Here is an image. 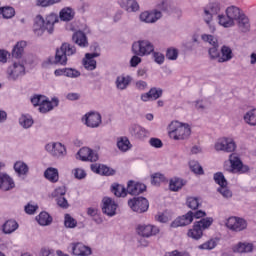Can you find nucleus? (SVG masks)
I'll use <instances>...</instances> for the list:
<instances>
[{"label": "nucleus", "mask_w": 256, "mask_h": 256, "mask_svg": "<svg viewBox=\"0 0 256 256\" xmlns=\"http://www.w3.org/2000/svg\"><path fill=\"white\" fill-rule=\"evenodd\" d=\"M77 53V48L73 44L63 43L60 49L56 50L55 57L50 56L42 63V67L47 69L49 65H67L68 57L75 55Z\"/></svg>", "instance_id": "1"}, {"label": "nucleus", "mask_w": 256, "mask_h": 256, "mask_svg": "<svg viewBox=\"0 0 256 256\" xmlns=\"http://www.w3.org/2000/svg\"><path fill=\"white\" fill-rule=\"evenodd\" d=\"M55 23H59V17L56 14H50L46 16V19L37 15L34 19L33 32L37 37H41L45 31L51 35L55 29Z\"/></svg>", "instance_id": "2"}, {"label": "nucleus", "mask_w": 256, "mask_h": 256, "mask_svg": "<svg viewBox=\"0 0 256 256\" xmlns=\"http://www.w3.org/2000/svg\"><path fill=\"white\" fill-rule=\"evenodd\" d=\"M176 127L172 124L170 126L169 137L174 141H186L191 137V126L189 124H183L176 122Z\"/></svg>", "instance_id": "3"}, {"label": "nucleus", "mask_w": 256, "mask_h": 256, "mask_svg": "<svg viewBox=\"0 0 256 256\" xmlns=\"http://www.w3.org/2000/svg\"><path fill=\"white\" fill-rule=\"evenodd\" d=\"M210 225H213V218H202L194 223L193 228L188 231L187 235L191 237V239L199 241V239L203 237V231L209 229Z\"/></svg>", "instance_id": "4"}, {"label": "nucleus", "mask_w": 256, "mask_h": 256, "mask_svg": "<svg viewBox=\"0 0 256 256\" xmlns=\"http://www.w3.org/2000/svg\"><path fill=\"white\" fill-rule=\"evenodd\" d=\"M153 51H155V45L147 39L138 40L132 45V52L134 55H138V57H147L151 55Z\"/></svg>", "instance_id": "5"}, {"label": "nucleus", "mask_w": 256, "mask_h": 256, "mask_svg": "<svg viewBox=\"0 0 256 256\" xmlns=\"http://www.w3.org/2000/svg\"><path fill=\"white\" fill-rule=\"evenodd\" d=\"M221 11V3L219 1L214 0L208 3L206 7H204L203 20L207 25H211V21H213V17L219 14Z\"/></svg>", "instance_id": "6"}, {"label": "nucleus", "mask_w": 256, "mask_h": 256, "mask_svg": "<svg viewBox=\"0 0 256 256\" xmlns=\"http://www.w3.org/2000/svg\"><path fill=\"white\" fill-rule=\"evenodd\" d=\"M128 206L135 213H146L149 210V200L145 197H134L128 200Z\"/></svg>", "instance_id": "7"}, {"label": "nucleus", "mask_w": 256, "mask_h": 256, "mask_svg": "<svg viewBox=\"0 0 256 256\" xmlns=\"http://www.w3.org/2000/svg\"><path fill=\"white\" fill-rule=\"evenodd\" d=\"M215 149L216 151H224L225 153H233L235 149H237V144H235V141L232 138H220L215 143Z\"/></svg>", "instance_id": "8"}, {"label": "nucleus", "mask_w": 256, "mask_h": 256, "mask_svg": "<svg viewBox=\"0 0 256 256\" xmlns=\"http://www.w3.org/2000/svg\"><path fill=\"white\" fill-rule=\"evenodd\" d=\"M45 149L52 155V157L60 158L67 155V149L60 142L48 143L46 144Z\"/></svg>", "instance_id": "9"}, {"label": "nucleus", "mask_w": 256, "mask_h": 256, "mask_svg": "<svg viewBox=\"0 0 256 256\" xmlns=\"http://www.w3.org/2000/svg\"><path fill=\"white\" fill-rule=\"evenodd\" d=\"M82 121H84V125L86 127H90V129H97L102 122L99 112H90L85 114L82 117Z\"/></svg>", "instance_id": "10"}, {"label": "nucleus", "mask_w": 256, "mask_h": 256, "mask_svg": "<svg viewBox=\"0 0 256 256\" xmlns=\"http://www.w3.org/2000/svg\"><path fill=\"white\" fill-rule=\"evenodd\" d=\"M226 227L231 231H243L247 229V221L243 218L230 217L226 222Z\"/></svg>", "instance_id": "11"}, {"label": "nucleus", "mask_w": 256, "mask_h": 256, "mask_svg": "<svg viewBox=\"0 0 256 256\" xmlns=\"http://www.w3.org/2000/svg\"><path fill=\"white\" fill-rule=\"evenodd\" d=\"M102 203V212L104 215H107L108 217H115V215H117V203H115V200L109 197H104Z\"/></svg>", "instance_id": "12"}, {"label": "nucleus", "mask_w": 256, "mask_h": 256, "mask_svg": "<svg viewBox=\"0 0 256 256\" xmlns=\"http://www.w3.org/2000/svg\"><path fill=\"white\" fill-rule=\"evenodd\" d=\"M163 17L161 10L145 11L140 14L143 23H157Z\"/></svg>", "instance_id": "13"}, {"label": "nucleus", "mask_w": 256, "mask_h": 256, "mask_svg": "<svg viewBox=\"0 0 256 256\" xmlns=\"http://www.w3.org/2000/svg\"><path fill=\"white\" fill-rule=\"evenodd\" d=\"M229 161L233 171H237V173H249V166L244 165L237 154H231Z\"/></svg>", "instance_id": "14"}, {"label": "nucleus", "mask_w": 256, "mask_h": 256, "mask_svg": "<svg viewBox=\"0 0 256 256\" xmlns=\"http://www.w3.org/2000/svg\"><path fill=\"white\" fill-rule=\"evenodd\" d=\"M78 157L81 161H91V163L99 160V155L97 152L93 151L88 147L81 148L78 153Z\"/></svg>", "instance_id": "15"}, {"label": "nucleus", "mask_w": 256, "mask_h": 256, "mask_svg": "<svg viewBox=\"0 0 256 256\" xmlns=\"http://www.w3.org/2000/svg\"><path fill=\"white\" fill-rule=\"evenodd\" d=\"M9 79L12 81H17L19 77L25 75V66L21 63L15 62L12 66L8 68Z\"/></svg>", "instance_id": "16"}, {"label": "nucleus", "mask_w": 256, "mask_h": 256, "mask_svg": "<svg viewBox=\"0 0 256 256\" xmlns=\"http://www.w3.org/2000/svg\"><path fill=\"white\" fill-rule=\"evenodd\" d=\"M136 233H138L140 237H153V235L159 233V227L153 225H138Z\"/></svg>", "instance_id": "17"}, {"label": "nucleus", "mask_w": 256, "mask_h": 256, "mask_svg": "<svg viewBox=\"0 0 256 256\" xmlns=\"http://www.w3.org/2000/svg\"><path fill=\"white\" fill-rule=\"evenodd\" d=\"M15 189V180L9 174L0 172V191H11Z\"/></svg>", "instance_id": "18"}, {"label": "nucleus", "mask_w": 256, "mask_h": 256, "mask_svg": "<svg viewBox=\"0 0 256 256\" xmlns=\"http://www.w3.org/2000/svg\"><path fill=\"white\" fill-rule=\"evenodd\" d=\"M163 97V89L153 87L148 92L141 94V101L147 103V101H157Z\"/></svg>", "instance_id": "19"}, {"label": "nucleus", "mask_w": 256, "mask_h": 256, "mask_svg": "<svg viewBox=\"0 0 256 256\" xmlns=\"http://www.w3.org/2000/svg\"><path fill=\"white\" fill-rule=\"evenodd\" d=\"M129 133L134 139H138L140 141L149 135V131L139 124L130 125Z\"/></svg>", "instance_id": "20"}, {"label": "nucleus", "mask_w": 256, "mask_h": 256, "mask_svg": "<svg viewBox=\"0 0 256 256\" xmlns=\"http://www.w3.org/2000/svg\"><path fill=\"white\" fill-rule=\"evenodd\" d=\"M193 223V211H188L185 215L179 216L172 223L171 227H185Z\"/></svg>", "instance_id": "21"}, {"label": "nucleus", "mask_w": 256, "mask_h": 256, "mask_svg": "<svg viewBox=\"0 0 256 256\" xmlns=\"http://www.w3.org/2000/svg\"><path fill=\"white\" fill-rule=\"evenodd\" d=\"M147 191V186L143 183L130 180L127 185V193L130 195H141Z\"/></svg>", "instance_id": "22"}, {"label": "nucleus", "mask_w": 256, "mask_h": 256, "mask_svg": "<svg viewBox=\"0 0 256 256\" xmlns=\"http://www.w3.org/2000/svg\"><path fill=\"white\" fill-rule=\"evenodd\" d=\"M132 81L133 77H131V75L121 74L116 77V89H118L119 91H125V89H127L129 85H131Z\"/></svg>", "instance_id": "23"}, {"label": "nucleus", "mask_w": 256, "mask_h": 256, "mask_svg": "<svg viewBox=\"0 0 256 256\" xmlns=\"http://www.w3.org/2000/svg\"><path fill=\"white\" fill-rule=\"evenodd\" d=\"M55 107H59V98L53 97L51 100L49 98H44V102L40 104L39 111L40 113H49V111H53Z\"/></svg>", "instance_id": "24"}, {"label": "nucleus", "mask_w": 256, "mask_h": 256, "mask_svg": "<svg viewBox=\"0 0 256 256\" xmlns=\"http://www.w3.org/2000/svg\"><path fill=\"white\" fill-rule=\"evenodd\" d=\"M72 253L76 256H89L91 255V248L85 246L81 242L72 243Z\"/></svg>", "instance_id": "25"}, {"label": "nucleus", "mask_w": 256, "mask_h": 256, "mask_svg": "<svg viewBox=\"0 0 256 256\" xmlns=\"http://www.w3.org/2000/svg\"><path fill=\"white\" fill-rule=\"evenodd\" d=\"M95 57H99V53H86L85 54V61H84V67L88 71H94V69H97V61H95Z\"/></svg>", "instance_id": "26"}, {"label": "nucleus", "mask_w": 256, "mask_h": 256, "mask_svg": "<svg viewBox=\"0 0 256 256\" xmlns=\"http://www.w3.org/2000/svg\"><path fill=\"white\" fill-rule=\"evenodd\" d=\"M72 41L79 47H89V41L87 40V35L81 30L76 31L73 34Z\"/></svg>", "instance_id": "27"}, {"label": "nucleus", "mask_w": 256, "mask_h": 256, "mask_svg": "<svg viewBox=\"0 0 256 256\" xmlns=\"http://www.w3.org/2000/svg\"><path fill=\"white\" fill-rule=\"evenodd\" d=\"M233 59V50L227 45H223L220 49V57L218 63H227Z\"/></svg>", "instance_id": "28"}, {"label": "nucleus", "mask_w": 256, "mask_h": 256, "mask_svg": "<svg viewBox=\"0 0 256 256\" xmlns=\"http://www.w3.org/2000/svg\"><path fill=\"white\" fill-rule=\"evenodd\" d=\"M236 21L238 28L242 33H249V31H251V22L245 13L242 14Z\"/></svg>", "instance_id": "29"}, {"label": "nucleus", "mask_w": 256, "mask_h": 256, "mask_svg": "<svg viewBox=\"0 0 256 256\" xmlns=\"http://www.w3.org/2000/svg\"><path fill=\"white\" fill-rule=\"evenodd\" d=\"M233 253H251L253 252V244L247 242H239L232 247Z\"/></svg>", "instance_id": "30"}, {"label": "nucleus", "mask_w": 256, "mask_h": 256, "mask_svg": "<svg viewBox=\"0 0 256 256\" xmlns=\"http://www.w3.org/2000/svg\"><path fill=\"white\" fill-rule=\"evenodd\" d=\"M17 229H19V223L13 219L7 220L2 226V231L5 235H11V233H15Z\"/></svg>", "instance_id": "31"}, {"label": "nucleus", "mask_w": 256, "mask_h": 256, "mask_svg": "<svg viewBox=\"0 0 256 256\" xmlns=\"http://www.w3.org/2000/svg\"><path fill=\"white\" fill-rule=\"evenodd\" d=\"M226 15L235 23L244 13L243 11L237 6H230L226 8L225 11Z\"/></svg>", "instance_id": "32"}, {"label": "nucleus", "mask_w": 256, "mask_h": 256, "mask_svg": "<svg viewBox=\"0 0 256 256\" xmlns=\"http://www.w3.org/2000/svg\"><path fill=\"white\" fill-rule=\"evenodd\" d=\"M13 167L18 177H25L29 173V166L23 161L15 162Z\"/></svg>", "instance_id": "33"}, {"label": "nucleus", "mask_w": 256, "mask_h": 256, "mask_svg": "<svg viewBox=\"0 0 256 256\" xmlns=\"http://www.w3.org/2000/svg\"><path fill=\"white\" fill-rule=\"evenodd\" d=\"M44 177L50 183H57L59 181V170L53 167L47 168L44 172Z\"/></svg>", "instance_id": "34"}, {"label": "nucleus", "mask_w": 256, "mask_h": 256, "mask_svg": "<svg viewBox=\"0 0 256 256\" xmlns=\"http://www.w3.org/2000/svg\"><path fill=\"white\" fill-rule=\"evenodd\" d=\"M25 47H27V42H18L12 50V56L15 57V59H21L23 57V51H25Z\"/></svg>", "instance_id": "35"}, {"label": "nucleus", "mask_w": 256, "mask_h": 256, "mask_svg": "<svg viewBox=\"0 0 256 256\" xmlns=\"http://www.w3.org/2000/svg\"><path fill=\"white\" fill-rule=\"evenodd\" d=\"M59 17L61 21H73L75 17V11L71 7L63 8L60 11Z\"/></svg>", "instance_id": "36"}, {"label": "nucleus", "mask_w": 256, "mask_h": 256, "mask_svg": "<svg viewBox=\"0 0 256 256\" xmlns=\"http://www.w3.org/2000/svg\"><path fill=\"white\" fill-rule=\"evenodd\" d=\"M184 185L185 181L183 179L175 177L170 179L169 189L170 191L177 192L180 191V189H183Z\"/></svg>", "instance_id": "37"}, {"label": "nucleus", "mask_w": 256, "mask_h": 256, "mask_svg": "<svg viewBox=\"0 0 256 256\" xmlns=\"http://www.w3.org/2000/svg\"><path fill=\"white\" fill-rule=\"evenodd\" d=\"M121 7L128 11V13L139 11V3H137V0H127L121 4Z\"/></svg>", "instance_id": "38"}, {"label": "nucleus", "mask_w": 256, "mask_h": 256, "mask_svg": "<svg viewBox=\"0 0 256 256\" xmlns=\"http://www.w3.org/2000/svg\"><path fill=\"white\" fill-rule=\"evenodd\" d=\"M36 221L39 223V225L47 226L51 225L53 218L51 215H49V213L41 212L38 216H36Z\"/></svg>", "instance_id": "39"}, {"label": "nucleus", "mask_w": 256, "mask_h": 256, "mask_svg": "<svg viewBox=\"0 0 256 256\" xmlns=\"http://www.w3.org/2000/svg\"><path fill=\"white\" fill-rule=\"evenodd\" d=\"M218 23L225 28L235 27V22L227 14L218 15Z\"/></svg>", "instance_id": "40"}, {"label": "nucleus", "mask_w": 256, "mask_h": 256, "mask_svg": "<svg viewBox=\"0 0 256 256\" xmlns=\"http://www.w3.org/2000/svg\"><path fill=\"white\" fill-rule=\"evenodd\" d=\"M111 191L115 197H127V189H125V186L123 185L113 184L111 186Z\"/></svg>", "instance_id": "41"}, {"label": "nucleus", "mask_w": 256, "mask_h": 256, "mask_svg": "<svg viewBox=\"0 0 256 256\" xmlns=\"http://www.w3.org/2000/svg\"><path fill=\"white\" fill-rule=\"evenodd\" d=\"M117 147L120 151H129L131 148V142L129 141V138L126 136L120 137L117 141Z\"/></svg>", "instance_id": "42"}, {"label": "nucleus", "mask_w": 256, "mask_h": 256, "mask_svg": "<svg viewBox=\"0 0 256 256\" xmlns=\"http://www.w3.org/2000/svg\"><path fill=\"white\" fill-rule=\"evenodd\" d=\"M244 121L248 125H251L252 127H255L256 126V109H252V110L248 111L244 115Z\"/></svg>", "instance_id": "43"}, {"label": "nucleus", "mask_w": 256, "mask_h": 256, "mask_svg": "<svg viewBox=\"0 0 256 256\" xmlns=\"http://www.w3.org/2000/svg\"><path fill=\"white\" fill-rule=\"evenodd\" d=\"M186 205L187 207H189V209L196 211V209H199V207H201V199H199L198 197H188L186 200Z\"/></svg>", "instance_id": "44"}, {"label": "nucleus", "mask_w": 256, "mask_h": 256, "mask_svg": "<svg viewBox=\"0 0 256 256\" xmlns=\"http://www.w3.org/2000/svg\"><path fill=\"white\" fill-rule=\"evenodd\" d=\"M0 15H2L4 19H11L12 17H15V9L10 6L1 7Z\"/></svg>", "instance_id": "45"}, {"label": "nucleus", "mask_w": 256, "mask_h": 256, "mask_svg": "<svg viewBox=\"0 0 256 256\" xmlns=\"http://www.w3.org/2000/svg\"><path fill=\"white\" fill-rule=\"evenodd\" d=\"M19 123L24 129H29L30 127H33V118L29 115H22L19 118Z\"/></svg>", "instance_id": "46"}, {"label": "nucleus", "mask_w": 256, "mask_h": 256, "mask_svg": "<svg viewBox=\"0 0 256 256\" xmlns=\"http://www.w3.org/2000/svg\"><path fill=\"white\" fill-rule=\"evenodd\" d=\"M208 55L211 59V61H215V59H218L221 56V51H219V44H216L208 49Z\"/></svg>", "instance_id": "47"}, {"label": "nucleus", "mask_w": 256, "mask_h": 256, "mask_svg": "<svg viewBox=\"0 0 256 256\" xmlns=\"http://www.w3.org/2000/svg\"><path fill=\"white\" fill-rule=\"evenodd\" d=\"M189 167H190L191 171L193 173H195L196 175H203L205 173L203 171V167L201 166V164H199V162H197L195 160H191L189 162Z\"/></svg>", "instance_id": "48"}, {"label": "nucleus", "mask_w": 256, "mask_h": 256, "mask_svg": "<svg viewBox=\"0 0 256 256\" xmlns=\"http://www.w3.org/2000/svg\"><path fill=\"white\" fill-rule=\"evenodd\" d=\"M202 41L204 43H209L212 47L219 44V40H217V37L211 34H202L201 35Z\"/></svg>", "instance_id": "49"}, {"label": "nucleus", "mask_w": 256, "mask_h": 256, "mask_svg": "<svg viewBox=\"0 0 256 256\" xmlns=\"http://www.w3.org/2000/svg\"><path fill=\"white\" fill-rule=\"evenodd\" d=\"M47 96L36 94L31 97V103L34 107H41L42 103H45Z\"/></svg>", "instance_id": "50"}, {"label": "nucleus", "mask_w": 256, "mask_h": 256, "mask_svg": "<svg viewBox=\"0 0 256 256\" xmlns=\"http://www.w3.org/2000/svg\"><path fill=\"white\" fill-rule=\"evenodd\" d=\"M214 181L220 187H227V179H225V175L222 172H217L214 174Z\"/></svg>", "instance_id": "51"}, {"label": "nucleus", "mask_w": 256, "mask_h": 256, "mask_svg": "<svg viewBox=\"0 0 256 256\" xmlns=\"http://www.w3.org/2000/svg\"><path fill=\"white\" fill-rule=\"evenodd\" d=\"M179 57V50L176 48H168L166 51V59L169 61H177Z\"/></svg>", "instance_id": "52"}, {"label": "nucleus", "mask_w": 256, "mask_h": 256, "mask_svg": "<svg viewBox=\"0 0 256 256\" xmlns=\"http://www.w3.org/2000/svg\"><path fill=\"white\" fill-rule=\"evenodd\" d=\"M64 225L68 229H74V227H77V220H75L71 215L66 214L65 215V220H64Z\"/></svg>", "instance_id": "53"}, {"label": "nucleus", "mask_w": 256, "mask_h": 256, "mask_svg": "<svg viewBox=\"0 0 256 256\" xmlns=\"http://www.w3.org/2000/svg\"><path fill=\"white\" fill-rule=\"evenodd\" d=\"M66 77L77 79V77H81V72L74 68H66Z\"/></svg>", "instance_id": "54"}, {"label": "nucleus", "mask_w": 256, "mask_h": 256, "mask_svg": "<svg viewBox=\"0 0 256 256\" xmlns=\"http://www.w3.org/2000/svg\"><path fill=\"white\" fill-rule=\"evenodd\" d=\"M163 181H165V175L161 173H155L152 175V185H160V183H163Z\"/></svg>", "instance_id": "55"}, {"label": "nucleus", "mask_w": 256, "mask_h": 256, "mask_svg": "<svg viewBox=\"0 0 256 256\" xmlns=\"http://www.w3.org/2000/svg\"><path fill=\"white\" fill-rule=\"evenodd\" d=\"M152 57L158 65H163L165 63V55H163L161 52H152Z\"/></svg>", "instance_id": "56"}, {"label": "nucleus", "mask_w": 256, "mask_h": 256, "mask_svg": "<svg viewBox=\"0 0 256 256\" xmlns=\"http://www.w3.org/2000/svg\"><path fill=\"white\" fill-rule=\"evenodd\" d=\"M65 193H67V189L65 188V186H61L56 188L52 192V197H56L57 199H59V197H65Z\"/></svg>", "instance_id": "57"}, {"label": "nucleus", "mask_w": 256, "mask_h": 256, "mask_svg": "<svg viewBox=\"0 0 256 256\" xmlns=\"http://www.w3.org/2000/svg\"><path fill=\"white\" fill-rule=\"evenodd\" d=\"M217 247V241L211 239L199 246V249H215Z\"/></svg>", "instance_id": "58"}, {"label": "nucleus", "mask_w": 256, "mask_h": 256, "mask_svg": "<svg viewBox=\"0 0 256 256\" xmlns=\"http://www.w3.org/2000/svg\"><path fill=\"white\" fill-rule=\"evenodd\" d=\"M56 201H57V205L62 209H67L69 207V202L67 201V198L64 196H60L56 198Z\"/></svg>", "instance_id": "59"}, {"label": "nucleus", "mask_w": 256, "mask_h": 256, "mask_svg": "<svg viewBox=\"0 0 256 256\" xmlns=\"http://www.w3.org/2000/svg\"><path fill=\"white\" fill-rule=\"evenodd\" d=\"M100 175H106V176L115 175V170H113L105 165H101L100 166Z\"/></svg>", "instance_id": "60"}, {"label": "nucleus", "mask_w": 256, "mask_h": 256, "mask_svg": "<svg viewBox=\"0 0 256 256\" xmlns=\"http://www.w3.org/2000/svg\"><path fill=\"white\" fill-rule=\"evenodd\" d=\"M149 144L155 149H161V147H163V141L159 138H150Z\"/></svg>", "instance_id": "61"}, {"label": "nucleus", "mask_w": 256, "mask_h": 256, "mask_svg": "<svg viewBox=\"0 0 256 256\" xmlns=\"http://www.w3.org/2000/svg\"><path fill=\"white\" fill-rule=\"evenodd\" d=\"M217 191L218 193H221L226 199H229V197L233 196V193H231V190L227 189V186H220Z\"/></svg>", "instance_id": "62"}, {"label": "nucleus", "mask_w": 256, "mask_h": 256, "mask_svg": "<svg viewBox=\"0 0 256 256\" xmlns=\"http://www.w3.org/2000/svg\"><path fill=\"white\" fill-rule=\"evenodd\" d=\"M147 87H149V85L143 80H138L135 82V89H137V91H145L147 90Z\"/></svg>", "instance_id": "63"}, {"label": "nucleus", "mask_w": 256, "mask_h": 256, "mask_svg": "<svg viewBox=\"0 0 256 256\" xmlns=\"http://www.w3.org/2000/svg\"><path fill=\"white\" fill-rule=\"evenodd\" d=\"M164 256H191V254H189V252H179L178 250H174L172 252H167Z\"/></svg>", "instance_id": "64"}]
</instances>
